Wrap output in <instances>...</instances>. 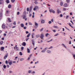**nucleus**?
<instances>
[{"label": "nucleus", "mask_w": 75, "mask_h": 75, "mask_svg": "<svg viewBox=\"0 0 75 75\" xmlns=\"http://www.w3.org/2000/svg\"><path fill=\"white\" fill-rule=\"evenodd\" d=\"M24 29L25 30V29H26V27L25 26L24 27Z\"/></svg>", "instance_id": "4d7b16f0"}, {"label": "nucleus", "mask_w": 75, "mask_h": 75, "mask_svg": "<svg viewBox=\"0 0 75 75\" xmlns=\"http://www.w3.org/2000/svg\"><path fill=\"white\" fill-rule=\"evenodd\" d=\"M26 17V16H24L23 17V19H25V18Z\"/></svg>", "instance_id": "4c0bfd02"}, {"label": "nucleus", "mask_w": 75, "mask_h": 75, "mask_svg": "<svg viewBox=\"0 0 75 75\" xmlns=\"http://www.w3.org/2000/svg\"><path fill=\"white\" fill-rule=\"evenodd\" d=\"M66 10H67V9L66 8H63V10L64 11H65Z\"/></svg>", "instance_id": "a19ab883"}, {"label": "nucleus", "mask_w": 75, "mask_h": 75, "mask_svg": "<svg viewBox=\"0 0 75 75\" xmlns=\"http://www.w3.org/2000/svg\"><path fill=\"white\" fill-rule=\"evenodd\" d=\"M3 41H1V42H0V45H2V44H3Z\"/></svg>", "instance_id": "ddd939ff"}, {"label": "nucleus", "mask_w": 75, "mask_h": 75, "mask_svg": "<svg viewBox=\"0 0 75 75\" xmlns=\"http://www.w3.org/2000/svg\"><path fill=\"white\" fill-rule=\"evenodd\" d=\"M17 15H19L20 14V12H18L17 13Z\"/></svg>", "instance_id": "37998d69"}, {"label": "nucleus", "mask_w": 75, "mask_h": 75, "mask_svg": "<svg viewBox=\"0 0 75 75\" xmlns=\"http://www.w3.org/2000/svg\"><path fill=\"white\" fill-rule=\"evenodd\" d=\"M32 73V74H35V71H33V72Z\"/></svg>", "instance_id": "680f3d73"}, {"label": "nucleus", "mask_w": 75, "mask_h": 75, "mask_svg": "<svg viewBox=\"0 0 75 75\" xmlns=\"http://www.w3.org/2000/svg\"><path fill=\"white\" fill-rule=\"evenodd\" d=\"M32 14H30V15H29V16L30 17H31V16H32Z\"/></svg>", "instance_id": "e2e57ef3"}, {"label": "nucleus", "mask_w": 75, "mask_h": 75, "mask_svg": "<svg viewBox=\"0 0 75 75\" xmlns=\"http://www.w3.org/2000/svg\"><path fill=\"white\" fill-rule=\"evenodd\" d=\"M51 48H52V46H51L49 49H51Z\"/></svg>", "instance_id": "49530a36"}, {"label": "nucleus", "mask_w": 75, "mask_h": 75, "mask_svg": "<svg viewBox=\"0 0 75 75\" xmlns=\"http://www.w3.org/2000/svg\"><path fill=\"white\" fill-rule=\"evenodd\" d=\"M59 9H58L57 10V13L58 14H59Z\"/></svg>", "instance_id": "9b49d317"}, {"label": "nucleus", "mask_w": 75, "mask_h": 75, "mask_svg": "<svg viewBox=\"0 0 75 75\" xmlns=\"http://www.w3.org/2000/svg\"><path fill=\"white\" fill-rule=\"evenodd\" d=\"M60 16L61 17H62V14H61L60 15Z\"/></svg>", "instance_id": "bf43d9fd"}, {"label": "nucleus", "mask_w": 75, "mask_h": 75, "mask_svg": "<svg viewBox=\"0 0 75 75\" xmlns=\"http://www.w3.org/2000/svg\"><path fill=\"white\" fill-rule=\"evenodd\" d=\"M27 11H29V8H27Z\"/></svg>", "instance_id": "8fccbe9b"}, {"label": "nucleus", "mask_w": 75, "mask_h": 75, "mask_svg": "<svg viewBox=\"0 0 75 75\" xmlns=\"http://www.w3.org/2000/svg\"><path fill=\"white\" fill-rule=\"evenodd\" d=\"M52 31L54 33H55V32H56V30H52Z\"/></svg>", "instance_id": "de8ad7c7"}, {"label": "nucleus", "mask_w": 75, "mask_h": 75, "mask_svg": "<svg viewBox=\"0 0 75 75\" xmlns=\"http://www.w3.org/2000/svg\"><path fill=\"white\" fill-rule=\"evenodd\" d=\"M30 33H29L27 35V37H30Z\"/></svg>", "instance_id": "b1692460"}, {"label": "nucleus", "mask_w": 75, "mask_h": 75, "mask_svg": "<svg viewBox=\"0 0 75 75\" xmlns=\"http://www.w3.org/2000/svg\"><path fill=\"white\" fill-rule=\"evenodd\" d=\"M52 23V22H51V21H49L48 22L49 24H51Z\"/></svg>", "instance_id": "c756f323"}, {"label": "nucleus", "mask_w": 75, "mask_h": 75, "mask_svg": "<svg viewBox=\"0 0 75 75\" xmlns=\"http://www.w3.org/2000/svg\"><path fill=\"white\" fill-rule=\"evenodd\" d=\"M13 24L14 25H16V21H15L13 23Z\"/></svg>", "instance_id": "2f4dec72"}, {"label": "nucleus", "mask_w": 75, "mask_h": 75, "mask_svg": "<svg viewBox=\"0 0 75 75\" xmlns=\"http://www.w3.org/2000/svg\"><path fill=\"white\" fill-rule=\"evenodd\" d=\"M21 50H24V47H21Z\"/></svg>", "instance_id": "c9c22d12"}, {"label": "nucleus", "mask_w": 75, "mask_h": 75, "mask_svg": "<svg viewBox=\"0 0 75 75\" xmlns=\"http://www.w3.org/2000/svg\"><path fill=\"white\" fill-rule=\"evenodd\" d=\"M68 17H69L68 16H66V18L67 19L68 18Z\"/></svg>", "instance_id": "6e6d98bb"}, {"label": "nucleus", "mask_w": 75, "mask_h": 75, "mask_svg": "<svg viewBox=\"0 0 75 75\" xmlns=\"http://www.w3.org/2000/svg\"><path fill=\"white\" fill-rule=\"evenodd\" d=\"M12 3H14L15 1V0H11Z\"/></svg>", "instance_id": "7c9ffc66"}, {"label": "nucleus", "mask_w": 75, "mask_h": 75, "mask_svg": "<svg viewBox=\"0 0 75 75\" xmlns=\"http://www.w3.org/2000/svg\"><path fill=\"white\" fill-rule=\"evenodd\" d=\"M63 5V3L62 2H61L60 3V6H62Z\"/></svg>", "instance_id": "bb28decb"}, {"label": "nucleus", "mask_w": 75, "mask_h": 75, "mask_svg": "<svg viewBox=\"0 0 75 75\" xmlns=\"http://www.w3.org/2000/svg\"><path fill=\"white\" fill-rule=\"evenodd\" d=\"M54 28H58V26H54Z\"/></svg>", "instance_id": "a211bd4d"}, {"label": "nucleus", "mask_w": 75, "mask_h": 75, "mask_svg": "<svg viewBox=\"0 0 75 75\" xmlns=\"http://www.w3.org/2000/svg\"><path fill=\"white\" fill-rule=\"evenodd\" d=\"M42 52H45V50H44L41 51Z\"/></svg>", "instance_id": "2eb2a0df"}, {"label": "nucleus", "mask_w": 75, "mask_h": 75, "mask_svg": "<svg viewBox=\"0 0 75 75\" xmlns=\"http://www.w3.org/2000/svg\"><path fill=\"white\" fill-rule=\"evenodd\" d=\"M31 10H32V8H30L29 10V13L31 11Z\"/></svg>", "instance_id": "4be33fe9"}, {"label": "nucleus", "mask_w": 75, "mask_h": 75, "mask_svg": "<svg viewBox=\"0 0 75 75\" xmlns=\"http://www.w3.org/2000/svg\"><path fill=\"white\" fill-rule=\"evenodd\" d=\"M8 20L9 22H11V20H10V18H8Z\"/></svg>", "instance_id": "a878e982"}, {"label": "nucleus", "mask_w": 75, "mask_h": 75, "mask_svg": "<svg viewBox=\"0 0 75 75\" xmlns=\"http://www.w3.org/2000/svg\"><path fill=\"white\" fill-rule=\"evenodd\" d=\"M34 3H35V4H37V3H38L37 2H36V1Z\"/></svg>", "instance_id": "052dcab7"}, {"label": "nucleus", "mask_w": 75, "mask_h": 75, "mask_svg": "<svg viewBox=\"0 0 75 75\" xmlns=\"http://www.w3.org/2000/svg\"><path fill=\"white\" fill-rule=\"evenodd\" d=\"M31 71L29 70L28 71V73L30 74V73H31Z\"/></svg>", "instance_id": "79ce46f5"}, {"label": "nucleus", "mask_w": 75, "mask_h": 75, "mask_svg": "<svg viewBox=\"0 0 75 75\" xmlns=\"http://www.w3.org/2000/svg\"><path fill=\"white\" fill-rule=\"evenodd\" d=\"M20 55H23V54H22V53H21V52H20L19 53Z\"/></svg>", "instance_id": "cd10ccee"}, {"label": "nucleus", "mask_w": 75, "mask_h": 75, "mask_svg": "<svg viewBox=\"0 0 75 75\" xmlns=\"http://www.w3.org/2000/svg\"><path fill=\"white\" fill-rule=\"evenodd\" d=\"M22 45H23V46H25L26 45V43L25 42H23V43L22 44Z\"/></svg>", "instance_id": "39448f33"}, {"label": "nucleus", "mask_w": 75, "mask_h": 75, "mask_svg": "<svg viewBox=\"0 0 75 75\" xmlns=\"http://www.w3.org/2000/svg\"><path fill=\"white\" fill-rule=\"evenodd\" d=\"M7 68H9V67H10V66H9V65L7 64Z\"/></svg>", "instance_id": "e433bc0d"}, {"label": "nucleus", "mask_w": 75, "mask_h": 75, "mask_svg": "<svg viewBox=\"0 0 75 75\" xmlns=\"http://www.w3.org/2000/svg\"><path fill=\"white\" fill-rule=\"evenodd\" d=\"M30 49H29L28 48L27 49V51H28V53H30Z\"/></svg>", "instance_id": "9d476101"}, {"label": "nucleus", "mask_w": 75, "mask_h": 75, "mask_svg": "<svg viewBox=\"0 0 75 75\" xmlns=\"http://www.w3.org/2000/svg\"><path fill=\"white\" fill-rule=\"evenodd\" d=\"M16 51H18V47H16Z\"/></svg>", "instance_id": "f704fd0d"}, {"label": "nucleus", "mask_w": 75, "mask_h": 75, "mask_svg": "<svg viewBox=\"0 0 75 75\" xmlns=\"http://www.w3.org/2000/svg\"><path fill=\"white\" fill-rule=\"evenodd\" d=\"M70 15H71V16H72V13H70Z\"/></svg>", "instance_id": "338daca9"}, {"label": "nucleus", "mask_w": 75, "mask_h": 75, "mask_svg": "<svg viewBox=\"0 0 75 75\" xmlns=\"http://www.w3.org/2000/svg\"><path fill=\"white\" fill-rule=\"evenodd\" d=\"M43 28H42V29H41L40 30V31L41 32L42 31V30H43Z\"/></svg>", "instance_id": "58836bf2"}, {"label": "nucleus", "mask_w": 75, "mask_h": 75, "mask_svg": "<svg viewBox=\"0 0 75 75\" xmlns=\"http://www.w3.org/2000/svg\"><path fill=\"white\" fill-rule=\"evenodd\" d=\"M9 65H11V64H12V62H10L9 63Z\"/></svg>", "instance_id": "412c9836"}, {"label": "nucleus", "mask_w": 75, "mask_h": 75, "mask_svg": "<svg viewBox=\"0 0 75 75\" xmlns=\"http://www.w3.org/2000/svg\"><path fill=\"white\" fill-rule=\"evenodd\" d=\"M49 35V34L48 33H47L46 34H45L46 36L47 37L48 35Z\"/></svg>", "instance_id": "473e14b6"}, {"label": "nucleus", "mask_w": 75, "mask_h": 75, "mask_svg": "<svg viewBox=\"0 0 75 75\" xmlns=\"http://www.w3.org/2000/svg\"><path fill=\"white\" fill-rule=\"evenodd\" d=\"M2 15H3L2 13H0V17H1V16H2Z\"/></svg>", "instance_id": "c85d7f7f"}, {"label": "nucleus", "mask_w": 75, "mask_h": 75, "mask_svg": "<svg viewBox=\"0 0 75 75\" xmlns=\"http://www.w3.org/2000/svg\"><path fill=\"white\" fill-rule=\"evenodd\" d=\"M32 44L34 46V41H32Z\"/></svg>", "instance_id": "09e8293b"}, {"label": "nucleus", "mask_w": 75, "mask_h": 75, "mask_svg": "<svg viewBox=\"0 0 75 75\" xmlns=\"http://www.w3.org/2000/svg\"><path fill=\"white\" fill-rule=\"evenodd\" d=\"M35 25L37 26L38 25V23H35Z\"/></svg>", "instance_id": "a18cd8bd"}, {"label": "nucleus", "mask_w": 75, "mask_h": 75, "mask_svg": "<svg viewBox=\"0 0 75 75\" xmlns=\"http://www.w3.org/2000/svg\"><path fill=\"white\" fill-rule=\"evenodd\" d=\"M23 14H26V12H23Z\"/></svg>", "instance_id": "5fc2aeb1"}, {"label": "nucleus", "mask_w": 75, "mask_h": 75, "mask_svg": "<svg viewBox=\"0 0 75 75\" xmlns=\"http://www.w3.org/2000/svg\"><path fill=\"white\" fill-rule=\"evenodd\" d=\"M2 27L4 29V28H6V26L4 25H3L2 26Z\"/></svg>", "instance_id": "6e6552de"}, {"label": "nucleus", "mask_w": 75, "mask_h": 75, "mask_svg": "<svg viewBox=\"0 0 75 75\" xmlns=\"http://www.w3.org/2000/svg\"><path fill=\"white\" fill-rule=\"evenodd\" d=\"M23 60H24V59H23V58L21 59H20V60L21 61H23Z\"/></svg>", "instance_id": "72a5a7b5"}, {"label": "nucleus", "mask_w": 75, "mask_h": 75, "mask_svg": "<svg viewBox=\"0 0 75 75\" xmlns=\"http://www.w3.org/2000/svg\"><path fill=\"white\" fill-rule=\"evenodd\" d=\"M40 38H41L42 39V40H44V39H43V38L44 37V34H41L40 36Z\"/></svg>", "instance_id": "f257e3e1"}, {"label": "nucleus", "mask_w": 75, "mask_h": 75, "mask_svg": "<svg viewBox=\"0 0 75 75\" xmlns=\"http://www.w3.org/2000/svg\"><path fill=\"white\" fill-rule=\"evenodd\" d=\"M31 56H32V54H31L30 55V56H29L28 59V60H30V58H31Z\"/></svg>", "instance_id": "7ed1b4c3"}, {"label": "nucleus", "mask_w": 75, "mask_h": 75, "mask_svg": "<svg viewBox=\"0 0 75 75\" xmlns=\"http://www.w3.org/2000/svg\"><path fill=\"white\" fill-rule=\"evenodd\" d=\"M7 56H8V54L5 55L4 57V59H6L7 58Z\"/></svg>", "instance_id": "20e7f679"}, {"label": "nucleus", "mask_w": 75, "mask_h": 75, "mask_svg": "<svg viewBox=\"0 0 75 75\" xmlns=\"http://www.w3.org/2000/svg\"><path fill=\"white\" fill-rule=\"evenodd\" d=\"M49 11L50 13H55V11H54L52 9H50L49 10Z\"/></svg>", "instance_id": "f03ea898"}, {"label": "nucleus", "mask_w": 75, "mask_h": 75, "mask_svg": "<svg viewBox=\"0 0 75 75\" xmlns=\"http://www.w3.org/2000/svg\"><path fill=\"white\" fill-rule=\"evenodd\" d=\"M64 7H68V5L67 4H65L64 5Z\"/></svg>", "instance_id": "423d86ee"}, {"label": "nucleus", "mask_w": 75, "mask_h": 75, "mask_svg": "<svg viewBox=\"0 0 75 75\" xmlns=\"http://www.w3.org/2000/svg\"><path fill=\"white\" fill-rule=\"evenodd\" d=\"M26 34H28V32L27 31H26Z\"/></svg>", "instance_id": "0e129e2a"}, {"label": "nucleus", "mask_w": 75, "mask_h": 75, "mask_svg": "<svg viewBox=\"0 0 75 75\" xmlns=\"http://www.w3.org/2000/svg\"><path fill=\"white\" fill-rule=\"evenodd\" d=\"M11 5H10V4L8 6V8H11Z\"/></svg>", "instance_id": "dca6fc26"}, {"label": "nucleus", "mask_w": 75, "mask_h": 75, "mask_svg": "<svg viewBox=\"0 0 75 75\" xmlns=\"http://www.w3.org/2000/svg\"><path fill=\"white\" fill-rule=\"evenodd\" d=\"M6 3H10V2L9 1V0H6Z\"/></svg>", "instance_id": "1a4fd4ad"}, {"label": "nucleus", "mask_w": 75, "mask_h": 75, "mask_svg": "<svg viewBox=\"0 0 75 75\" xmlns=\"http://www.w3.org/2000/svg\"><path fill=\"white\" fill-rule=\"evenodd\" d=\"M47 53H51V52H50V50H47Z\"/></svg>", "instance_id": "393cba45"}, {"label": "nucleus", "mask_w": 75, "mask_h": 75, "mask_svg": "<svg viewBox=\"0 0 75 75\" xmlns=\"http://www.w3.org/2000/svg\"><path fill=\"white\" fill-rule=\"evenodd\" d=\"M3 67L4 68V69H6V66L5 65H4L3 66Z\"/></svg>", "instance_id": "f3484780"}, {"label": "nucleus", "mask_w": 75, "mask_h": 75, "mask_svg": "<svg viewBox=\"0 0 75 75\" xmlns=\"http://www.w3.org/2000/svg\"><path fill=\"white\" fill-rule=\"evenodd\" d=\"M47 6H50V5L49 4H47Z\"/></svg>", "instance_id": "774afa93"}, {"label": "nucleus", "mask_w": 75, "mask_h": 75, "mask_svg": "<svg viewBox=\"0 0 75 75\" xmlns=\"http://www.w3.org/2000/svg\"><path fill=\"white\" fill-rule=\"evenodd\" d=\"M70 22L71 23H72L73 25H74V23H73L72 21H70Z\"/></svg>", "instance_id": "c03bdc74"}, {"label": "nucleus", "mask_w": 75, "mask_h": 75, "mask_svg": "<svg viewBox=\"0 0 75 75\" xmlns=\"http://www.w3.org/2000/svg\"><path fill=\"white\" fill-rule=\"evenodd\" d=\"M45 23V21L44 20H42L41 21V23L42 24H44Z\"/></svg>", "instance_id": "0eeeda50"}, {"label": "nucleus", "mask_w": 75, "mask_h": 75, "mask_svg": "<svg viewBox=\"0 0 75 75\" xmlns=\"http://www.w3.org/2000/svg\"><path fill=\"white\" fill-rule=\"evenodd\" d=\"M66 2L67 3H68L69 2V0H66Z\"/></svg>", "instance_id": "5701e85b"}, {"label": "nucleus", "mask_w": 75, "mask_h": 75, "mask_svg": "<svg viewBox=\"0 0 75 75\" xmlns=\"http://www.w3.org/2000/svg\"><path fill=\"white\" fill-rule=\"evenodd\" d=\"M4 36H6V34L4 33Z\"/></svg>", "instance_id": "69168bd1"}, {"label": "nucleus", "mask_w": 75, "mask_h": 75, "mask_svg": "<svg viewBox=\"0 0 75 75\" xmlns=\"http://www.w3.org/2000/svg\"><path fill=\"white\" fill-rule=\"evenodd\" d=\"M58 34V33H57L56 35H54V36H57Z\"/></svg>", "instance_id": "ea45409f"}, {"label": "nucleus", "mask_w": 75, "mask_h": 75, "mask_svg": "<svg viewBox=\"0 0 75 75\" xmlns=\"http://www.w3.org/2000/svg\"><path fill=\"white\" fill-rule=\"evenodd\" d=\"M69 25L70 27H71V28H73V26H72L71 25V23H69Z\"/></svg>", "instance_id": "aec40b11"}, {"label": "nucleus", "mask_w": 75, "mask_h": 75, "mask_svg": "<svg viewBox=\"0 0 75 75\" xmlns=\"http://www.w3.org/2000/svg\"><path fill=\"white\" fill-rule=\"evenodd\" d=\"M29 25H32V23L30 22H29Z\"/></svg>", "instance_id": "603ef678"}, {"label": "nucleus", "mask_w": 75, "mask_h": 75, "mask_svg": "<svg viewBox=\"0 0 75 75\" xmlns=\"http://www.w3.org/2000/svg\"><path fill=\"white\" fill-rule=\"evenodd\" d=\"M73 57H74V59H75V54L73 55Z\"/></svg>", "instance_id": "13d9d810"}, {"label": "nucleus", "mask_w": 75, "mask_h": 75, "mask_svg": "<svg viewBox=\"0 0 75 75\" xmlns=\"http://www.w3.org/2000/svg\"><path fill=\"white\" fill-rule=\"evenodd\" d=\"M1 49L2 50H4V48L3 47H1Z\"/></svg>", "instance_id": "6ab92c4d"}, {"label": "nucleus", "mask_w": 75, "mask_h": 75, "mask_svg": "<svg viewBox=\"0 0 75 75\" xmlns=\"http://www.w3.org/2000/svg\"><path fill=\"white\" fill-rule=\"evenodd\" d=\"M5 62L6 64H8V63H7V61H6Z\"/></svg>", "instance_id": "864d4df0"}, {"label": "nucleus", "mask_w": 75, "mask_h": 75, "mask_svg": "<svg viewBox=\"0 0 75 75\" xmlns=\"http://www.w3.org/2000/svg\"><path fill=\"white\" fill-rule=\"evenodd\" d=\"M51 21L52 22H54V20H53V19H52Z\"/></svg>", "instance_id": "3c124183"}, {"label": "nucleus", "mask_w": 75, "mask_h": 75, "mask_svg": "<svg viewBox=\"0 0 75 75\" xmlns=\"http://www.w3.org/2000/svg\"><path fill=\"white\" fill-rule=\"evenodd\" d=\"M62 45L63 47H65V48H67V47H66V46H65V45H64V44H62Z\"/></svg>", "instance_id": "4468645a"}, {"label": "nucleus", "mask_w": 75, "mask_h": 75, "mask_svg": "<svg viewBox=\"0 0 75 75\" xmlns=\"http://www.w3.org/2000/svg\"><path fill=\"white\" fill-rule=\"evenodd\" d=\"M21 27H24V24L23 23H21Z\"/></svg>", "instance_id": "f8f14e48"}]
</instances>
